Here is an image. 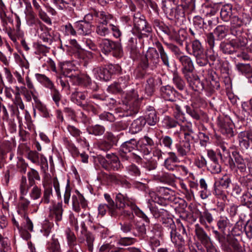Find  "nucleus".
<instances>
[{"mask_svg":"<svg viewBox=\"0 0 252 252\" xmlns=\"http://www.w3.org/2000/svg\"><path fill=\"white\" fill-rule=\"evenodd\" d=\"M116 210L117 208L130 207L135 213V215L143 219L146 222H149V220L145 214L126 196L119 193L116 196Z\"/></svg>","mask_w":252,"mask_h":252,"instance_id":"nucleus-1","label":"nucleus"},{"mask_svg":"<svg viewBox=\"0 0 252 252\" xmlns=\"http://www.w3.org/2000/svg\"><path fill=\"white\" fill-rule=\"evenodd\" d=\"M99 47L101 52L106 55L111 54L117 58H121L124 55L122 44L119 41L103 39L99 43Z\"/></svg>","mask_w":252,"mask_h":252,"instance_id":"nucleus-2","label":"nucleus"},{"mask_svg":"<svg viewBox=\"0 0 252 252\" xmlns=\"http://www.w3.org/2000/svg\"><path fill=\"white\" fill-rule=\"evenodd\" d=\"M137 142L134 139H131L129 141L124 142L120 148V156L124 160H128L132 156L137 162L141 160L142 158L139 152H136L135 148L137 147Z\"/></svg>","mask_w":252,"mask_h":252,"instance_id":"nucleus-3","label":"nucleus"},{"mask_svg":"<svg viewBox=\"0 0 252 252\" xmlns=\"http://www.w3.org/2000/svg\"><path fill=\"white\" fill-rule=\"evenodd\" d=\"M112 15L105 12H101L98 14V22L96 25L95 32L100 36H107L110 34V20Z\"/></svg>","mask_w":252,"mask_h":252,"instance_id":"nucleus-4","label":"nucleus"},{"mask_svg":"<svg viewBox=\"0 0 252 252\" xmlns=\"http://www.w3.org/2000/svg\"><path fill=\"white\" fill-rule=\"evenodd\" d=\"M159 62V53L153 47H149L145 55V57L141 61L140 65L143 70L150 68L155 70Z\"/></svg>","mask_w":252,"mask_h":252,"instance_id":"nucleus-5","label":"nucleus"},{"mask_svg":"<svg viewBox=\"0 0 252 252\" xmlns=\"http://www.w3.org/2000/svg\"><path fill=\"white\" fill-rule=\"evenodd\" d=\"M140 15L137 13L133 16L134 28L131 31L132 33L139 38H142L144 32L149 33L151 31V28L147 25L146 20L141 18Z\"/></svg>","mask_w":252,"mask_h":252,"instance_id":"nucleus-6","label":"nucleus"},{"mask_svg":"<svg viewBox=\"0 0 252 252\" xmlns=\"http://www.w3.org/2000/svg\"><path fill=\"white\" fill-rule=\"evenodd\" d=\"M167 226L172 242L179 252H183L184 251V239L182 236L177 232L176 226L172 220L169 221V225Z\"/></svg>","mask_w":252,"mask_h":252,"instance_id":"nucleus-7","label":"nucleus"},{"mask_svg":"<svg viewBox=\"0 0 252 252\" xmlns=\"http://www.w3.org/2000/svg\"><path fill=\"white\" fill-rule=\"evenodd\" d=\"M217 125L220 132L227 137L234 135V124L228 116L220 117L218 118Z\"/></svg>","mask_w":252,"mask_h":252,"instance_id":"nucleus-8","label":"nucleus"},{"mask_svg":"<svg viewBox=\"0 0 252 252\" xmlns=\"http://www.w3.org/2000/svg\"><path fill=\"white\" fill-rule=\"evenodd\" d=\"M140 99L137 91L132 90L126 94L123 103L127 107V109L136 113L140 105Z\"/></svg>","mask_w":252,"mask_h":252,"instance_id":"nucleus-9","label":"nucleus"},{"mask_svg":"<svg viewBox=\"0 0 252 252\" xmlns=\"http://www.w3.org/2000/svg\"><path fill=\"white\" fill-rule=\"evenodd\" d=\"M155 143L151 137L144 136L137 143L136 152H139L142 156H147L151 152Z\"/></svg>","mask_w":252,"mask_h":252,"instance_id":"nucleus-10","label":"nucleus"},{"mask_svg":"<svg viewBox=\"0 0 252 252\" xmlns=\"http://www.w3.org/2000/svg\"><path fill=\"white\" fill-rule=\"evenodd\" d=\"M180 130H177L173 132V135L181 141L184 138L185 140H190L193 138L192 135L193 130L191 123L187 122L183 124H179Z\"/></svg>","mask_w":252,"mask_h":252,"instance_id":"nucleus-11","label":"nucleus"},{"mask_svg":"<svg viewBox=\"0 0 252 252\" xmlns=\"http://www.w3.org/2000/svg\"><path fill=\"white\" fill-rule=\"evenodd\" d=\"M106 159H101L100 163L102 167L106 170H118L121 164L118 158L114 154H108L106 155Z\"/></svg>","mask_w":252,"mask_h":252,"instance_id":"nucleus-12","label":"nucleus"},{"mask_svg":"<svg viewBox=\"0 0 252 252\" xmlns=\"http://www.w3.org/2000/svg\"><path fill=\"white\" fill-rule=\"evenodd\" d=\"M71 202L72 209L77 213L80 211L81 208H85L88 206L87 200L77 190L72 192Z\"/></svg>","mask_w":252,"mask_h":252,"instance_id":"nucleus-13","label":"nucleus"},{"mask_svg":"<svg viewBox=\"0 0 252 252\" xmlns=\"http://www.w3.org/2000/svg\"><path fill=\"white\" fill-rule=\"evenodd\" d=\"M238 140L240 148L246 150L250 148L252 144V131H243L239 133Z\"/></svg>","mask_w":252,"mask_h":252,"instance_id":"nucleus-14","label":"nucleus"},{"mask_svg":"<svg viewBox=\"0 0 252 252\" xmlns=\"http://www.w3.org/2000/svg\"><path fill=\"white\" fill-rule=\"evenodd\" d=\"M178 60L181 64L182 71L184 77L193 73L194 67L193 62L189 57L183 55L182 57H179Z\"/></svg>","mask_w":252,"mask_h":252,"instance_id":"nucleus-15","label":"nucleus"},{"mask_svg":"<svg viewBox=\"0 0 252 252\" xmlns=\"http://www.w3.org/2000/svg\"><path fill=\"white\" fill-rule=\"evenodd\" d=\"M189 86L195 91H201L205 89L203 83L200 81L198 76L192 73L185 77Z\"/></svg>","mask_w":252,"mask_h":252,"instance_id":"nucleus-16","label":"nucleus"},{"mask_svg":"<svg viewBox=\"0 0 252 252\" xmlns=\"http://www.w3.org/2000/svg\"><path fill=\"white\" fill-rule=\"evenodd\" d=\"M177 94L178 92L170 85L163 86L160 88V96L165 100L175 101Z\"/></svg>","mask_w":252,"mask_h":252,"instance_id":"nucleus-17","label":"nucleus"},{"mask_svg":"<svg viewBox=\"0 0 252 252\" xmlns=\"http://www.w3.org/2000/svg\"><path fill=\"white\" fill-rule=\"evenodd\" d=\"M186 50L189 54L193 56L205 52L201 42L197 39L192 41L190 45L186 42Z\"/></svg>","mask_w":252,"mask_h":252,"instance_id":"nucleus-18","label":"nucleus"},{"mask_svg":"<svg viewBox=\"0 0 252 252\" xmlns=\"http://www.w3.org/2000/svg\"><path fill=\"white\" fill-rule=\"evenodd\" d=\"M98 178L100 179L106 181L109 180L110 181L114 182L118 184H121L125 188H129L130 186L129 182L124 179H121L118 175H108L105 172L100 173Z\"/></svg>","mask_w":252,"mask_h":252,"instance_id":"nucleus-19","label":"nucleus"},{"mask_svg":"<svg viewBox=\"0 0 252 252\" xmlns=\"http://www.w3.org/2000/svg\"><path fill=\"white\" fill-rule=\"evenodd\" d=\"M76 33L81 35H87L91 33L92 25L90 22L78 21L74 23Z\"/></svg>","mask_w":252,"mask_h":252,"instance_id":"nucleus-20","label":"nucleus"},{"mask_svg":"<svg viewBox=\"0 0 252 252\" xmlns=\"http://www.w3.org/2000/svg\"><path fill=\"white\" fill-rule=\"evenodd\" d=\"M167 154L168 157L165 159L163 166L168 170L173 171L177 167L176 164L179 162L180 160L174 152H168Z\"/></svg>","mask_w":252,"mask_h":252,"instance_id":"nucleus-21","label":"nucleus"},{"mask_svg":"<svg viewBox=\"0 0 252 252\" xmlns=\"http://www.w3.org/2000/svg\"><path fill=\"white\" fill-rule=\"evenodd\" d=\"M62 202H58L53 204L50 207V216L55 220L57 223L62 219L63 215Z\"/></svg>","mask_w":252,"mask_h":252,"instance_id":"nucleus-22","label":"nucleus"},{"mask_svg":"<svg viewBox=\"0 0 252 252\" xmlns=\"http://www.w3.org/2000/svg\"><path fill=\"white\" fill-rule=\"evenodd\" d=\"M87 94L86 92L76 91L72 93L71 100L74 103L82 107L86 105V98Z\"/></svg>","mask_w":252,"mask_h":252,"instance_id":"nucleus-23","label":"nucleus"},{"mask_svg":"<svg viewBox=\"0 0 252 252\" xmlns=\"http://www.w3.org/2000/svg\"><path fill=\"white\" fill-rule=\"evenodd\" d=\"M190 140H182L176 144L175 147L179 156L185 157L188 155L190 151Z\"/></svg>","mask_w":252,"mask_h":252,"instance_id":"nucleus-24","label":"nucleus"},{"mask_svg":"<svg viewBox=\"0 0 252 252\" xmlns=\"http://www.w3.org/2000/svg\"><path fill=\"white\" fill-rule=\"evenodd\" d=\"M46 252H62L61 247L58 239L53 235L51 239L47 242Z\"/></svg>","mask_w":252,"mask_h":252,"instance_id":"nucleus-25","label":"nucleus"},{"mask_svg":"<svg viewBox=\"0 0 252 252\" xmlns=\"http://www.w3.org/2000/svg\"><path fill=\"white\" fill-rule=\"evenodd\" d=\"M93 73L97 80L107 81L109 80L111 76L106 66L105 68L96 67L93 70Z\"/></svg>","mask_w":252,"mask_h":252,"instance_id":"nucleus-26","label":"nucleus"},{"mask_svg":"<svg viewBox=\"0 0 252 252\" xmlns=\"http://www.w3.org/2000/svg\"><path fill=\"white\" fill-rule=\"evenodd\" d=\"M43 186L44 188L43 196L42 197L39 203L36 204L35 206L36 209H35V211H37L39 206L41 203L49 204L50 202L51 197L53 195V190L52 187L50 185H45V184H43Z\"/></svg>","mask_w":252,"mask_h":252,"instance_id":"nucleus-27","label":"nucleus"},{"mask_svg":"<svg viewBox=\"0 0 252 252\" xmlns=\"http://www.w3.org/2000/svg\"><path fill=\"white\" fill-rule=\"evenodd\" d=\"M242 24V20L237 16H234L231 19V33L234 35H239L242 33L241 26Z\"/></svg>","mask_w":252,"mask_h":252,"instance_id":"nucleus-28","label":"nucleus"},{"mask_svg":"<svg viewBox=\"0 0 252 252\" xmlns=\"http://www.w3.org/2000/svg\"><path fill=\"white\" fill-rule=\"evenodd\" d=\"M232 155L235 162L231 165V167L232 166H236L241 172H244L246 170V165L245 159L237 152H233Z\"/></svg>","mask_w":252,"mask_h":252,"instance_id":"nucleus-29","label":"nucleus"},{"mask_svg":"<svg viewBox=\"0 0 252 252\" xmlns=\"http://www.w3.org/2000/svg\"><path fill=\"white\" fill-rule=\"evenodd\" d=\"M35 77L36 80L40 84H41L44 87L50 90L55 87V84L52 81L44 74L36 73L35 74Z\"/></svg>","mask_w":252,"mask_h":252,"instance_id":"nucleus-30","label":"nucleus"},{"mask_svg":"<svg viewBox=\"0 0 252 252\" xmlns=\"http://www.w3.org/2000/svg\"><path fill=\"white\" fill-rule=\"evenodd\" d=\"M195 232L197 238L203 245L204 246L207 245L210 243L209 237L207 235L204 230L200 227L198 224L195 225Z\"/></svg>","mask_w":252,"mask_h":252,"instance_id":"nucleus-31","label":"nucleus"},{"mask_svg":"<svg viewBox=\"0 0 252 252\" xmlns=\"http://www.w3.org/2000/svg\"><path fill=\"white\" fill-rule=\"evenodd\" d=\"M146 112L145 117L146 123H147L150 126H154L158 121V118L157 117L156 111L152 107Z\"/></svg>","mask_w":252,"mask_h":252,"instance_id":"nucleus-32","label":"nucleus"},{"mask_svg":"<svg viewBox=\"0 0 252 252\" xmlns=\"http://www.w3.org/2000/svg\"><path fill=\"white\" fill-rule=\"evenodd\" d=\"M207 41L210 48V49L208 50V56L207 57L211 61H215L218 58V53L213 50V48L215 46L214 36L212 34H208L207 37Z\"/></svg>","mask_w":252,"mask_h":252,"instance_id":"nucleus-33","label":"nucleus"},{"mask_svg":"<svg viewBox=\"0 0 252 252\" xmlns=\"http://www.w3.org/2000/svg\"><path fill=\"white\" fill-rule=\"evenodd\" d=\"M157 85V80L153 77H150L147 80L145 90L148 95H152L154 94Z\"/></svg>","mask_w":252,"mask_h":252,"instance_id":"nucleus-34","label":"nucleus"},{"mask_svg":"<svg viewBox=\"0 0 252 252\" xmlns=\"http://www.w3.org/2000/svg\"><path fill=\"white\" fill-rule=\"evenodd\" d=\"M75 66L69 62L63 63L61 64L62 73L68 77L71 76V73L75 71Z\"/></svg>","mask_w":252,"mask_h":252,"instance_id":"nucleus-35","label":"nucleus"},{"mask_svg":"<svg viewBox=\"0 0 252 252\" xmlns=\"http://www.w3.org/2000/svg\"><path fill=\"white\" fill-rule=\"evenodd\" d=\"M104 197L107 202L106 206L108 207L109 213L112 217H116L117 215V212H116V205L115 202L108 193H105Z\"/></svg>","mask_w":252,"mask_h":252,"instance_id":"nucleus-36","label":"nucleus"},{"mask_svg":"<svg viewBox=\"0 0 252 252\" xmlns=\"http://www.w3.org/2000/svg\"><path fill=\"white\" fill-rule=\"evenodd\" d=\"M146 124V120L143 117H139L135 120L131 125L130 129L133 133H137L142 130Z\"/></svg>","mask_w":252,"mask_h":252,"instance_id":"nucleus-37","label":"nucleus"},{"mask_svg":"<svg viewBox=\"0 0 252 252\" xmlns=\"http://www.w3.org/2000/svg\"><path fill=\"white\" fill-rule=\"evenodd\" d=\"M157 47L160 55V58L163 64L169 67L170 66L169 62V57L167 53L165 51L163 47L159 42L156 43Z\"/></svg>","mask_w":252,"mask_h":252,"instance_id":"nucleus-38","label":"nucleus"},{"mask_svg":"<svg viewBox=\"0 0 252 252\" xmlns=\"http://www.w3.org/2000/svg\"><path fill=\"white\" fill-rule=\"evenodd\" d=\"M227 32V28L222 25L218 26L216 28L214 31V34L210 33V34H212L214 36V38L215 39V37L217 38L218 40H221L224 38Z\"/></svg>","mask_w":252,"mask_h":252,"instance_id":"nucleus-39","label":"nucleus"},{"mask_svg":"<svg viewBox=\"0 0 252 252\" xmlns=\"http://www.w3.org/2000/svg\"><path fill=\"white\" fill-rule=\"evenodd\" d=\"M243 205L252 208V190L244 192L240 198Z\"/></svg>","mask_w":252,"mask_h":252,"instance_id":"nucleus-40","label":"nucleus"},{"mask_svg":"<svg viewBox=\"0 0 252 252\" xmlns=\"http://www.w3.org/2000/svg\"><path fill=\"white\" fill-rule=\"evenodd\" d=\"M25 13L26 23L28 26L32 27L38 23L39 20L32 10H28Z\"/></svg>","mask_w":252,"mask_h":252,"instance_id":"nucleus-41","label":"nucleus"},{"mask_svg":"<svg viewBox=\"0 0 252 252\" xmlns=\"http://www.w3.org/2000/svg\"><path fill=\"white\" fill-rule=\"evenodd\" d=\"M99 251L100 252H122L123 249L118 247L112 243H107L102 245Z\"/></svg>","mask_w":252,"mask_h":252,"instance_id":"nucleus-42","label":"nucleus"},{"mask_svg":"<svg viewBox=\"0 0 252 252\" xmlns=\"http://www.w3.org/2000/svg\"><path fill=\"white\" fill-rule=\"evenodd\" d=\"M222 187L220 186L216 183L214 185V194L218 198L225 200L226 199V195Z\"/></svg>","mask_w":252,"mask_h":252,"instance_id":"nucleus-43","label":"nucleus"},{"mask_svg":"<svg viewBox=\"0 0 252 252\" xmlns=\"http://www.w3.org/2000/svg\"><path fill=\"white\" fill-rule=\"evenodd\" d=\"M230 223L229 220L227 217L221 216L219 218L217 221V226L218 228L223 233L225 232L226 228L229 226Z\"/></svg>","mask_w":252,"mask_h":252,"instance_id":"nucleus-44","label":"nucleus"},{"mask_svg":"<svg viewBox=\"0 0 252 252\" xmlns=\"http://www.w3.org/2000/svg\"><path fill=\"white\" fill-rule=\"evenodd\" d=\"M232 15L231 6L227 5L223 6L220 12V15L222 19L225 22L228 21Z\"/></svg>","mask_w":252,"mask_h":252,"instance_id":"nucleus-45","label":"nucleus"},{"mask_svg":"<svg viewBox=\"0 0 252 252\" xmlns=\"http://www.w3.org/2000/svg\"><path fill=\"white\" fill-rule=\"evenodd\" d=\"M126 170L128 175L133 177H139L141 175L140 169L134 164L126 166Z\"/></svg>","mask_w":252,"mask_h":252,"instance_id":"nucleus-46","label":"nucleus"},{"mask_svg":"<svg viewBox=\"0 0 252 252\" xmlns=\"http://www.w3.org/2000/svg\"><path fill=\"white\" fill-rule=\"evenodd\" d=\"M162 124L164 127L169 129L176 127L178 122L173 118L166 116L162 121Z\"/></svg>","mask_w":252,"mask_h":252,"instance_id":"nucleus-47","label":"nucleus"},{"mask_svg":"<svg viewBox=\"0 0 252 252\" xmlns=\"http://www.w3.org/2000/svg\"><path fill=\"white\" fill-rule=\"evenodd\" d=\"M240 35L241 34L239 35L235 36V38L232 39L230 40L235 51H236L238 49L244 47L246 44L245 40L240 36Z\"/></svg>","mask_w":252,"mask_h":252,"instance_id":"nucleus-48","label":"nucleus"},{"mask_svg":"<svg viewBox=\"0 0 252 252\" xmlns=\"http://www.w3.org/2000/svg\"><path fill=\"white\" fill-rule=\"evenodd\" d=\"M215 183L222 187L223 189H227L230 187L231 180L229 175L225 174L220 178Z\"/></svg>","mask_w":252,"mask_h":252,"instance_id":"nucleus-49","label":"nucleus"},{"mask_svg":"<svg viewBox=\"0 0 252 252\" xmlns=\"http://www.w3.org/2000/svg\"><path fill=\"white\" fill-rule=\"evenodd\" d=\"M220 47V50L225 54H231L236 52L230 41L229 42H221Z\"/></svg>","mask_w":252,"mask_h":252,"instance_id":"nucleus-50","label":"nucleus"},{"mask_svg":"<svg viewBox=\"0 0 252 252\" xmlns=\"http://www.w3.org/2000/svg\"><path fill=\"white\" fill-rule=\"evenodd\" d=\"M199 221L203 225H206V222L211 223L213 221V218L211 213L208 211L201 213L199 217Z\"/></svg>","mask_w":252,"mask_h":252,"instance_id":"nucleus-51","label":"nucleus"},{"mask_svg":"<svg viewBox=\"0 0 252 252\" xmlns=\"http://www.w3.org/2000/svg\"><path fill=\"white\" fill-rule=\"evenodd\" d=\"M90 134H94L96 136L102 135L105 131V128L100 125H96L87 129Z\"/></svg>","mask_w":252,"mask_h":252,"instance_id":"nucleus-52","label":"nucleus"},{"mask_svg":"<svg viewBox=\"0 0 252 252\" xmlns=\"http://www.w3.org/2000/svg\"><path fill=\"white\" fill-rule=\"evenodd\" d=\"M66 238L69 248H80V245L77 244L76 237L73 233L71 232L67 233Z\"/></svg>","mask_w":252,"mask_h":252,"instance_id":"nucleus-53","label":"nucleus"},{"mask_svg":"<svg viewBox=\"0 0 252 252\" xmlns=\"http://www.w3.org/2000/svg\"><path fill=\"white\" fill-rule=\"evenodd\" d=\"M194 57L195 58L197 64L199 66H204L207 64L208 63V57L205 52L195 55Z\"/></svg>","mask_w":252,"mask_h":252,"instance_id":"nucleus-54","label":"nucleus"},{"mask_svg":"<svg viewBox=\"0 0 252 252\" xmlns=\"http://www.w3.org/2000/svg\"><path fill=\"white\" fill-rule=\"evenodd\" d=\"M172 108L174 111L175 118L179 121L184 122L185 118L183 116V113L182 111L181 106L177 104H173Z\"/></svg>","mask_w":252,"mask_h":252,"instance_id":"nucleus-55","label":"nucleus"},{"mask_svg":"<svg viewBox=\"0 0 252 252\" xmlns=\"http://www.w3.org/2000/svg\"><path fill=\"white\" fill-rule=\"evenodd\" d=\"M171 38L178 44L182 46L187 38V33L184 31L179 32V33L172 35Z\"/></svg>","mask_w":252,"mask_h":252,"instance_id":"nucleus-56","label":"nucleus"},{"mask_svg":"<svg viewBox=\"0 0 252 252\" xmlns=\"http://www.w3.org/2000/svg\"><path fill=\"white\" fill-rule=\"evenodd\" d=\"M173 82L176 87L180 90H184L185 87V83L177 73H174L173 77Z\"/></svg>","mask_w":252,"mask_h":252,"instance_id":"nucleus-57","label":"nucleus"},{"mask_svg":"<svg viewBox=\"0 0 252 252\" xmlns=\"http://www.w3.org/2000/svg\"><path fill=\"white\" fill-rule=\"evenodd\" d=\"M41 189L37 186H34L30 190L29 195L31 199L35 200L41 197Z\"/></svg>","mask_w":252,"mask_h":252,"instance_id":"nucleus-58","label":"nucleus"},{"mask_svg":"<svg viewBox=\"0 0 252 252\" xmlns=\"http://www.w3.org/2000/svg\"><path fill=\"white\" fill-rule=\"evenodd\" d=\"M173 144V140L171 137L169 136H162L160 138V145L163 146L167 149H172Z\"/></svg>","mask_w":252,"mask_h":252,"instance_id":"nucleus-59","label":"nucleus"},{"mask_svg":"<svg viewBox=\"0 0 252 252\" xmlns=\"http://www.w3.org/2000/svg\"><path fill=\"white\" fill-rule=\"evenodd\" d=\"M193 24L196 30L203 31L204 27V22L203 19L200 16H195L193 19Z\"/></svg>","mask_w":252,"mask_h":252,"instance_id":"nucleus-60","label":"nucleus"},{"mask_svg":"<svg viewBox=\"0 0 252 252\" xmlns=\"http://www.w3.org/2000/svg\"><path fill=\"white\" fill-rule=\"evenodd\" d=\"M51 95L52 96L53 100L54 101L56 105L58 106H60V101L61 99L62 95L60 93L59 91L56 89V87H54L53 89L50 90Z\"/></svg>","mask_w":252,"mask_h":252,"instance_id":"nucleus-61","label":"nucleus"},{"mask_svg":"<svg viewBox=\"0 0 252 252\" xmlns=\"http://www.w3.org/2000/svg\"><path fill=\"white\" fill-rule=\"evenodd\" d=\"M29 190V186L27 182V179L25 177L23 176L21 178L20 184V191L21 196L26 195Z\"/></svg>","mask_w":252,"mask_h":252,"instance_id":"nucleus-62","label":"nucleus"},{"mask_svg":"<svg viewBox=\"0 0 252 252\" xmlns=\"http://www.w3.org/2000/svg\"><path fill=\"white\" fill-rule=\"evenodd\" d=\"M242 110L248 116L252 117V98L249 101L242 103Z\"/></svg>","mask_w":252,"mask_h":252,"instance_id":"nucleus-63","label":"nucleus"},{"mask_svg":"<svg viewBox=\"0 0 252 252\" xmlns=\"http://www.w3.org/2000/svg\"><path fill=\"white\" fill-rule=\"evenodd\" d=\"M229 244L233 247L234 250L237 252H243V249L239 244L237 239L234 237H230L228 240Z\"/></svg>","mask_w":252,"mask_h":252,"instance_id":"nucleus-64","label":"nucleus"}]
</instances>
